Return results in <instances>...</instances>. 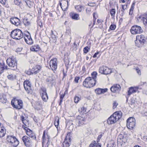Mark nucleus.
I'll list each match as a JSON object with an SVG mask.
<instances>
[{
  "instance_id": "f257e3e1",
  "label": "nucleus",
  "mask_w": 147,
  "mask_h": 147,
  "mask_svg": "<svg viewBox=\"0 0 147 147\" xmlns=\"http://www.w3.org/2000/svg\"><path fill=\"white\" fill-rule=\"evenodd\" d=\"M11 37L16 40H19L23 37L22 31L19 29H16L12 30L11 32Z\"/></svg>"
},
{
  "instance_id": "f03ea898",
  "label": "nucleus",
  "mask_w": 147,
  "mask_h": 147,
  "mask_svg": "<svg viewBox=\"0 0 147 147\" xmlns=\"http://www.w3.org/2000/svg\"><path fill=\"white\" fill-rule=\"evenodd\" d=\"M96 84V81L92 80L91 77L86 78L83 82V84L84 87L87 88H90L94 86Z\"/></svg>"
},
{
  "instance_id": "7ed1b4c3",
  "label": "nucleus",
  "mask_w": 147,
  "mask_h": 147,
  "mask_svg": "<svg viewBox=\"0 0 147 147\" xmlns=\"http://www.w3.org/2000/svg\"><path fill=\"white\" fill-rule=\"evenodd\" d=\"M136 39L135 41L136 46L138 47L142 46L146 42L145 37L142 34L137 36Z\"/></svg>"
},
{
  "instance_id": "20e7f679",
  "label": "nucleus",
  "mask_w": 147,
  "mask_h": 147,
  "mask_svg": "<svg viewBox=\"0 0 147 147\" xmlns=\"http://www.w3.org/2000/svg\"><path fill=\"white\" fill-rule=\"evenodd\" d=\"M7 140L10 144L13 147H16L19 144V142L16 138L13 136H8Z\"/></svg>"
},
{
  "instance_id": "39448f33",
  "label": "nucleus",
  "mask_w": 147,
  "mask_h": 147,
  "mask_svg": "<svg viewBox=\"0 0 147 147\" xmlns=\"http://www.w3.org/2000/svg\"><path fill=\"white\" fill-rule=\"evenodd\" d=\"M122 116V113L120 111H116L111 115V124L114 123L120 118Z\"/></svg>"
},
{
  "instance_id": "423d86ee",
  "label": "nucleus",
  "mask_w": 147,
  "mask_h": 147,
  "mask_svg": "<svg viewBox=\"0 0 147 147\" xmlns=\"http://www.w3.org/2000/svg\"><path fill=\"white\" fill-rule=\"evenodd\" d=\"M6 63L8 66L11 67H17V61L16 59L13 56L9 57L6 60Z\"/></svg>"
},
{
  "instance_id": "0eeeda50",
  "label": "nucleus",
  "mask_w": 147,
  "mask_h": 147,
  "mask_svg": "<svg viewBox=\"0 0 147 147\" xmlns=\"http://www.w3.org/2000/svg\"><path fill=\"white\" fill-rule=\"evenodd\" d=\"M130 32L132 34H136L142 33L143 30L140 26L135 25L131 27Z\"/></svg>"
},
{
  "instance_id": "6e6552de",
  "label": "nucleus",
  "mask_w": 147,
  "mask_h": 147,
  "mask_svg": "<svg viewBox=\"0 0 147 147\" xmlns=\"http://www.w3.org/2000/svg\"><path fill=\"white\" fill-rule=\"evenodd\" d=\"M40 93L42 100L45 102H47L48 99V96L47 93L46 88L43 87L41 88L40 90Z\"/></svg>"
},
{
  "instance_id": "1a4fd4ad",
  "label": "nucleus",
  "mask_w": 147,
  "mask_h": 147,
  "mask_svg": "<svg viewBox=\"0 0 147 147\" xmlns=\"http://www.w3.org/2000/svg\"><path fill=\"white\" fill-rule=\"evenodd\" d=\"M138 89L139 88L137 86H131L129 88L127 92V95L126 96L127 102L128 101V98L129 96L132 94L136 92L138 90Z\"/></svg>"
},
{
  "instance_id": "9d476101",
  "label": "nucleus",
  "mask_w": 147,
  "mask_h": 147,
  "mask_svg": "<svg viewBox=\"0 0 147 147\" xmlns=\"http://www.w3.org/2000/svg\"><path fill=\"white\" fill-rule=\"evenodd\" d=\"M70 133H68L67 135L65 138L63 143L62 147H69L71 144V138L70 136Z\"/></svg>"
},
{
  "instance_id": "9b49d317",
  "label": "nucleus",
  "mask_w": 147,
  "mask_h": 147,
  "mask_svg": "<svg viewBox=\"0 0 147 147\" xmlns=\"http://www.w3.org/2000/svg\"><path fill=\"white\" fill-rule=\"evenodd\" d=\"M50 67L53 71H56L57 68V60L56 58L51 59L49 62Z\"/></svg>"
},
{
  "instance_id": "f8f14e48",
  "label": "nucleus",
  "mask_w": 147,
  "mask_h": 147,
  "mask_svg": "<svg viewBox=\"0 0 147 147\" xmlns=\"http://www.w3.org/2000/svg\"><path fill=\"white\" fill-rule=\"evenodd\" d=\"M99 72L102 74L107 75L110 73V69L107 66H102L99 69Z\"/></svg>"
},
{
  "instance_id": "ddd939ff",
  "label": "nucleus",
  "mask_w": 147,
  "mask_h": 147,
  "mask_svg": "<svg viewBox=\"0 0 147 147\" xmlns=\"http://www.w3.org/2000/svg\"><path fill=\"white\" fill-rule=\"evenodd\" d=\"M86 120L84 117L81 116H78L76 119V124L78 126H80L84 124H85Z\"/></svg>"
},
{
  "instance_id": "4468645a",
  "label": "nucleus",
  "mask_w": 147,
  "mask_h": 147,
  "mask_svg": "<svg viewBox=\"0 0 147 147\" xmlns=\"http://www.w3.org/2000/svg\"><path fill=\"white\" fill-rule=\"evenodd\" d=\"M120 85L118 84H114L111 87V91L115 93L114 95L111 94L113 96H115L116 94L121 89Z\"/></svg>"
},
{
  "instance_id": "2eb2a0df",
  "label": "nucleus",
  "mask_w": 147,
  "mask_h": 147,
  "mask_svg": "<svg viewBox=\"0 0 147 147\" xmlns=\"http://www.w3.org/2000/svg\"><path fill=\"white\" fill-rule=\"evenodd\" d=\"M50 139L49 136L47 134H45V131H44L43 133L42 139V146L45 144H47L49 142Z\"/></svg>"
},
{
  "instance_id": "dca6fc26",
  "label": "nucleus",
  "mask_w": 147,
  "mask_h": 147,
  "mask_svg": "<svg viewBox=\"0 0 147 147\" xmlns=\"http://www.w3.org/2000/svg\"><path fill=\"white\" fill-rule=\"evenodd\" d=\"M61 3L59 2V5L62 10L63 11L66 10L69 5L67 0H62Z\"/></svg>"
},
{
  "instance_id": "f3484780",
  "label": "nucleus",
  "mask_w": 147,
  "mask_h": 147,
  "mask_svg": "<svg viewBox=\"0 0 147 147\" xmlns=\"http://www.w3.org/2000/svg\"><path fill=\"white\" fill-rule=\"evenodd\" d=\"M24 86L27 93L29 94L31 92V84L28 81H25L24 82Z\"/></svg>"
},
{
  "instance_id": "a211bd4d",
  "label": "nucleus",
  "mask_w": 147,
  "mask_h": 147,
  "mask_svg": "<svg viewBox=\"0 0 147 147\" xmlns=\"http://www.w3.org/2000/svg\"><path fill=\"white\" fill-rule=\"evenodd\" d=\"M127 137L123 133H120L118 136L117 138L118 142H123L125 143L127 142Z\"/></svg>"
},
{
  "instance_id": "6ab92c4d",
  "label": "nucleus",
  "mask_w": 147,
  "mask_h": 147,
  "mask_svg": "<svg viewBox=\"0 0 147 147\" xmlns=\"http://www.w3.org/2000/svg\"><path fill=\"white\" fill-rule=\"evenodd\" d=\"M10 21L12 24L16 26H18L20 24V20L16 17L11 18Z\"/></svg>"
},
{
  "instance_id": "aec40b11",
  "label": "nucleus",
  "mask_w": 147,
  "mask_h": 147,
  "mask_svg": "<svg viewBox=\"0 0 147 147\" xmlns=\"http://www.w3.org/2000/svg\"><path fill=\"white\" fill-rule=\"evenodd\" d=\"M18 104L16 105L14 102H11V104L12 106L17 109H20L22 108L23 107V103L21 100H18L17 101Z\"/></svg>"
},
{
  "instance_id": "412c9836",
  "label": "nucleus",
  "mask_w": 147,
  "mask_h": 147,
  "mask_svg": "<svg viewBox=\"0 0 147 147\" xmlns=\"http://www.w3.org/2000/svg\"><path fill=\"white\" fill-rule=\"evenodd\" d=\"M24 39L28 45H31L33 43L32 39L29 33L28 35H25Z\"/></svg>"
},
{
  "instance_id": "4be33fe9",
  "label": "nucleus",
  "mask_w": 147,
  "mask_h": 147,
  "mask_svg": "<svg viewBox=\"0 0 147 147\" xmlns=\"http://www.w3.org/2000/svg\"><path fill=\"white\" fill-rule=\"evenodd\" d=\"M137 20L139 22H142L145 26H147V14L146 17H144L142 16H139Z\"/></svg>"
},
{
  "instance_id": "5701e85b",
  "label": "nucleus",
  "mask_w": 147,
  "mask_h": 147,
  "mask_svg": "<svg viewBox=\"0 0 147 147\" xmlns=\"http://www.w3.org/2000/svg\"><path fill=\"white\" fill-rule=\"evenodd\" d=\"M8 69V66L5 65V64L3 61L0 62V75L4 72L5 69Z\"/></svg>"
},
{
  "instance_id": "b1692460",
  "label": "nucleus",
  "mask_w": 147,
  "mask_h": 147,
  "mask_svg": "<svg viewBox=\"0 0 147 147\" xmlns=\"http://www.w3.org/2000/svg\"><path fill=\"white\" fill-rule=\"evenodd\" d=\"M41 69V67L39 65L34 67L32 69V71L33 74H36L38 73Z\"/></svg>"
},
{
  "instance_id": "393cba45",
  "label": "nucleus",
  "mask_w": 147,
  "mask_h": 147,
  "mask_svg": "<svg viewBox=\"0 0 147 147\" xmlns=\"http://www.w3.org/2000/svg\"><path fill=\"white\" fill-rule=\"evenodd\" d=\"M27 131L28 132H27V133H26L27 135L33 139L35 140L36 139V136L34 132L30 129Z\"/></svg>"
},
{
  "instance_id": "a878e982",
  "label": "nucleus",
  "mask_w": 147,
  "mask_h": 147,
  "mask_svg": "<svg viewBox=\"0 0 147 147\" xmlns=\"http://www.w3.org/2000/svg\"><path fill=\"white\" fill-rule=\"evenodd\" d=\"M69 14L72 19L75 20H79V15L78 14L74 12H71Z\"/></svg>"
},
{
  "instance_id": "bb28decb",
  "label": "nucleus",
  "mask_w": 147,
  "mask_h": 147,
  "mask_svg": "<svg viewBox=\"0 0 147 147\" xmlns=\"http://www.w3.org/2000/svg\"><path fill=\"white\" fill-rule=\"evenodd\" d=\"M122 9L120 12V16L121 17L123 16L125 13V10L126 9L127 5H121Z\"/></svg>"
},
{
  "instance_id": "cd10ccee",
  "label": "nucleus",
  "mask_w": 147,
  "mask_h": 147,
  "mask_svg": "<svg viewBox=\"0 0 147 147\" xmlns=\"http://www.w3.org/2000/svg\"><path fill=\"white\" fill-rule=\"evenodd\" d=\"M54 80L53 78L51 77H49L46 79L47 83L49 85H52L54 82Z\"/></svg>"
},
{
  "instance_id": "c85d7f7f",
  "label": "nucleus",
  "mask_w": 147,
  "mask_h": 147,
  "mask_svg": "<svg viewBox=\"0 0 147 147\" xmlns=\"http://www.w3.org/2000/svg\"><path fill=\"white\" fill-rule=\"evenodd\" d=\"M7 101V99L6 96L3 94H0V102L3 103H6Z\"/></svg>"
},
{
  "instance_id": "c756f323",
  "label": "nucleus",
  "mask_w": 147,
  "mask_h": 147,
  "mask_svg": "<svg viewBox=\"0 0 147 147\" xmlns=\"http://www.w3.org/2000/svg\"><path fill=\"white\" fill-rule=\"evenodd\" d=\"M75 8L76 10L78 12H81L84 10L83 6L81 5L75 6Z\"/></svg>"
},
{
  "instance_id": "7c9ffc66",
  "label": "nucleus",
  "mask_w": 147,
  "mask_h": 147,
  "mask_svg": "<svg viewBox=\"0 0 147 147\" xmlns=\"http://www.w3.org/2000/svg\"><path fill=\"white\" fill-rule=\"evenodd\" d=\"M40 49V47L38 45H35L33 46L30 48V50L33 51H38Z\"/></svg>"
},
{
  "instance_id": "2f4dec72",
  "label": "nucleus",
  "mask_w": 147,
  "mask_h": 147,
  "mask_svg": "<svg viewBox=\"0 0 147 147\" xmlns=\"http://www.w3.org/2000/svg\"><path fill=\"white\" fill-rule=\"evenodd\" d=\"M136 124V122L127 123V126L129 129H132L134 128Z\"/></svg>"
},
{
  "instance_id": "473e14b6",
  "label": "nucleus",
  "mask_w": 147,
  "mask_h": 147,
  "mask_svg": "<svg viewBox=\"0 0 147 147\" xmlns=\"http://www.w3.org/2000/svg\"><path fill=\"white\" fill-rule=\"evenodd\" d=\"M5 130L4 127L0 128V137L4 136L5 134Z\"/></svg>"
},
{
  "instance_id": "72a5a7b5",
  "label": "nucleus",
  "mask_w": 147,
  "mask_h": 147,
  "mask_svg": "<svg viewBox=\"0 0 147 147\" xmlns=\"http://www.w3.org/2000/svg\"><path fill=\"white\" fill-rule=\"evenodd\" d=\"M102 21V20H101L98 19L97 20V22L96 23V24L98 25L99 24H100V26H96V28H102L103 27V25L101 23Z\"/></svg>"
},
{
  "instance_id": "f704fd0d",
  "label": "nucleus",
  "mask_w": 147,
  "mask_h": 147,
  "mask_svg": "<svg viewBox=\"0 0 147 147\" xmlns=\"http://www.w3.org/2000/svg\"><path fill=\"white\" fill-rule=\"evenodd\" d=\"M7 78L8 79L11 80H13L16 79V76L14 75L13 74L9 75L7 76Z\"/></svg>"
},
{
  "instance_id": "c9c22d12",
  "label": "nucleus",
  "mask_w": 147,
  "mask_h": 147,
  "mask_svg": "<svg viewBox=\"0 0 147 147\" xmlns=\"http://www.w3.org/2000/svg\"><path fill=\"white\" fill-rule=\"evenodd\" d=\"M91 76H92V80H94V81L95 80L97 76V73L96 71H93L91 74Z\"/></svg>"
},
{
  "instance_id": "e433bc0d",
  "label": "nucleus",
  "mask_w": 147,
  "mask_h": 147,
  "mask_svg": "<svg viewBox=\"0 0 147 147\" xmlns=\"http://www.w3.org/2000/svg\"><path fill=\"white\" fill-rule=\"evenodd\" d=\"M59 124V119L58 117L55 118L54 122V125L57 128Z\"/></svg>"
},
{
  "instance_id": "4c0bfd02",
  "label": "nucleus",
  "mask_w": 147,
  "mask_h": 147,
  "mask_svg": "<svg viewBox=\"0 0 147 147\" xmlns=\"http://www.w3.org/2000/svg\"><path fill=\"white\" fill-rule=\"evenodd\" d=\"M93 23L92 24V26L91 28L93 26L95 25L96 21V18L97 17V15L96 13H93Z\"/></svg>"
},
{
  "instance_id": "58836bf2",
  "label": "nucleus",
  "mask_w": 147,
  "mask_h": 147,
  "mask_svg": "<svg viewBox=\"0 0 147 147\" xmlns=\"http://www.w3.org/2000/svg\"><path fill=\"white\" fill-rule=\"evenodd\" d=\"M127 123L136 122V120L134 117H130L127 119Z\"/></svg>"
},
{
  "instance_id": "ea45409f",
  "label": "nucleus",
  "mask_w": 147,
  "mask_h": 147,
  "mask_svg": "<svg viewBox=\"0 0 147 147\" xmlns=\"http://www.w3.org/2000/svg\"><path fill=\"white\" fill-rule=\"evenodd\" d=\"M21 118L22 123L25 125L27 126L26 124L28 123V121L25 119L23 115H21Z\"/></svg>"
},
{
  "instance_id": "a19ab883",
  "label": "nucleus",
  "mask_w": 147,
  "mask_h": 147,
  "mask_svg": "<svg viewBox=\"0 0 147 147\" xmlns=\"http://www.w3.org/2000/svg\"><path fill=\"white\" fill-rule=\"evenodd\" d=\"M26 144H25V145L27 147H29L30 146L32 145V142L30 138H29V139L28 140Z\"/></svg>"
},
{
  "instance_id": "79ce46f5",
  "label": "nucleus",
  "mask_w": 147,
  "mask_h": 147,
  "mask_svg": "<svg viewBox=\"0 0 147 147\" xmlns=\"http://www.w3.org/2000/svg\"><path fill=\"white\" fill-rule=\"evenodd\" d=\"M26 144H25V145L27 147H29L30 146L32 145V142L30 138H29V139L28 140Z\"/></svg>"
},
{
  "instance_id": "37998d69",
  "label": "nucleus",
  "mask_w": 147,
  "mask_h": 147,
  "mask_svg": "<svg viewBox=\"0 0 147 147\" xmlns=\"http://www.w3.org/2000/svg\"><path fill=\"white\" fill-rule=\"evenodd\" d=\"M86 110V108L84 106L82 107L80 109H79V111L80 113L83 114L85 112Z\"/></svg>"
},
{
  "instance_id": "c03bdc74",
  "label": "nucleus",
  "mask_w": 147,
  "mask_h": 147,
  "mask_svg": "<svg viewBox=\"0 0 147 147\" xmlns=\"http://www.w3.org/2000/svg\"><path fill=\"white\" fill-rule=\"evenodd\" d=\"M28 139L29 137H28L27 136H24L22 137V139L24 144H26V142Z\"/></svg>"
},
{
  "instance_id": "a18cd8bd",
  "label": "nucleus",
  "mask_w": 147,
  "mask_h": 147,
  "mask_svg": "<svg viewBox=\"0 0 147 147\" xmlns=\"http://www.w3.org/2000/svg\"><path fill=\"white\" fill-rule=\"evenodd\" d=\"M90 49V48L88 47H86L84 48L83 49L84 53L85 54H86L88 52H89Z\"/></svg>"
},
{
  "instance_id": "49530a36",
  "label": "nucleus",
  "mask_w": 147,
  "mask_h": 147,
  "mask_svg": "<svg viewBox=\"0 0 147 147\" xmlns=\"http://www.w3.org/2000/svg\"><path fill=\"white\" fill-rule=\"evenodd\" d=\"M115 9H111V16L112 17V18L113 19L115 17Z\"/></svg>"
},
{
  "instance_id": "de8ad7c7",
  "label": "nucleus",
  "mask_w": 147,
  "mask_h": 147,
  "mask_svg": "<svg viewBox=\"0 0 147 147\" xmlns=\"http://www.w3.org/2000/svg\"><path fill=\"white\" fill-rule=\"evenodd\" d=\"M95 92L98 94H101V88H97L95 90Z\"/></svg>"
},
{
  "instance_id": "09e8293b",
  "label": "nucleus",
  "mask_w": 147,
  "mask_h": 147,
  "mask_svg": "<svg viewBox=\"0 0 147 147\" xmlns=\"http://www.w3.org/2000/svg\"><path fill=\"white\" fill-rule=\"evenodd\" d=\"M65 92L63 94H61V92L59 93V94H60V100H61V102H62L63 100L65 95Z\"/></svg>"
},
{
  "instance_id": "8fccbe9b",
  "label": "nucleus",
  "mask_w": 147,
  "mask_h": 147,
  "mask_svg": "<svg viewBox=\"0 0 147 147\" xmlns=\"http://www.w3.org/2000/svg\"><path fill=\"white\" fill-rule=\"evenodd\" d=\"M118 105V104L117 101H114L113 104V109H114L116 108Z\"/></svg>"
},
{
  "instance_id": "3c124183",
  "label": "nucleus",
  "mask_w": 147,
  "mask_h": 147,
  "mask_svg": "<svg viewBox=\"0 0 147 147\" xmlns=\"http://www.w3.org/2000/svg\"><path fill=\"white\" fill-rule=\"evenodd\" d=\"M21 3V1L20 0H14V3L16 5H19Z\"/></svg>"
},
{
  "instance_id": "603ef678",
  "label": "nucleus",
  "mask_w": 147,
  "mask_h": 147,
  "mask_svg": "<svg viewBox=\"0 0 147 147\" xmlns=\"http://www.w3.org/2000/svg\"><path fill=\"white\" fill-rule=\"evenodd\" d=\"M135 69L137 74L139 75H140L141 74V71L140 69H139L138 67H136Z\"/></svg>"
},
{
  "instance_id": "864d4df0",
  "label": "nucleus",
  "mask_w": 147,
  "mask_h": 147,
  "mask_svg": "<svg viewBox=\"0 0 147 147\" xmlns=\"http://www.w3.org/2000/svg\"><path fill=\"white\" fill-rule=\"evenodd\" d=\"M80 99V98L77 96H75L74 98V102L76 103L78 102Z\"/></svg>"
},
{
  "instance_id": "5fc2aeb1",
  "label": "nucleus",
  "mask_w": 147,
  "mask_h": 147,
  "mask_svg": "<svg viewBox=\"0 0 147 147\" xmlns=\"http://www.w3.org/2000/svg\"><path fill=\"white\" fill-rule=\"evenodd\" d=\"M116 28V25L115 24H111V30H114Z\"/></svg>"
},
{
  "instance_id": "6e6d98bb",
  "label": "nucleus",
  "mask_w": 147,
  "mask_h": 147,
  "mask_svg": "<svg viewBox=\"0 0 147 147\" xmlns=\"http://www.w3.org/2000/svg\"><path fill=\"white\" fill-rule=\"evenodd\" d=\"M110 22V15L109 14L107 16L106 20V22H108L109 23Z\"/></svg>"
},
{
  "instance_id": "4d7b16f0",
  "label": "nucleus",
  "mask_w": 147,
  "mask_h": 147,
  "mask_svg": "<svg viewBox=\"0 0 147 147\" xmlns=\"http://www.w3.org/2000/svg\"><path fill=\"white\" fill-rule=\"evenodd\" d=\"M80 78L79 77H76L75 78L74 81L76 83H77L78 82V80Z\"/></svg>"
},
{
  "instance_id": "13d9d810",
  "label": "nucleus",
  "mask_w": 147,
  "mask_h": 147,
  "mask_svg": "<svg viewBox=\"0 0 147 147\" xmlns=\"http://www.w3.org/2000/svg\"><path fill=\"white\" fill-rule=\"evenodd\" d=\"M108 91V89L107 88L104 89H101V93L103 94L107 92Z\"/></svg>"
},
{
  "instance_id": "bf43d9fd",
  "label": "nucleus",
  "mask_w": 147,
  "mask_h": 147,
  "mask_svg": "<svg viewBox=\"0 0 147 147\" xmlns=\"http://www.w3.org/2000/svg\"><path fill=\"white\" fill-rule=\"evenodd\" d=\"M26 73L29 75H31L33 74V73H32V69L31 70H28V71H26Z\"/></svg>"
},
{
  "instance_id": "052dcab7",
  "label": "nucleus",
  "mask_w": 147,
  "mask_h": 147,
  "mask_svg": "<svg viewBox=\"0 0 147 147\" xmlns=\"http://www.w3.org/2000/svg\"><path fill=\"white\" fill-rule=\"evenodd\" d=\"M51 37L53 38H54V39H56L57 38L56 36L54 34V33H53V31L52 30L51 31Z\"/></svg>"
},
{
  "instance_id": "680f3d73",
  "label": "nucleus",
  "mask_w": 147,
  "mask_h": 147,
  "mask_svg": "<svg viewBox=\"0 0 147 147\" xmlns=\"http://www.w3.org/2000/svg\"><path fill=\"white\" fill-rule=\"evenodd\" d=\"M103 135V134H101L98 136L97 138L98 142H99L100 141V140Z\"/></svg>"
},
{
  "instance_id": "e2e57ef3",
  "label": "nucleus",
  "mask_w": 147,
  "mask_h": 147,
  "mask_svg": "<svg viewBox=\"0 0 147 147\" xmlns=\"http://www.w3.org/2000/svg\"><path fill=\"white\" fill-rule=\"evenodd\" d=\"M134 9V8H131H131L129 10V15H132L133 13V11Z\"/></svg>"
},
{
  "instance_id": "0e129e2a",
  "label": "nucleus",
  "mask_w": 147,
  "mask_h": 147,
  "mask_svg": "<svg viewBox=\"0 0 147 147\" xmlns=\"http://www.w3.org/2000/svg\"><path fill=\"white\" fill-rule=\"evenodd\" d=\"M25 25L26 26H28L30 24V22L28 21V19H26L25 21Z\"/></svg>"
},
{
  "instance_id": "69168bd1",
  "label": "nucleus",
  "mask_w": 147,
  "mask_h": 147,
  "mask_svg": "<svg viewBox=\"0 0 147 147\" xmlns=\"http://www.w3.org/2000/svg\"><path fill=\"white\" fill-rule=\"evenodd\" d=\"M106 122L109 125H110V117H109L106 122H105V123Z\"/></svg>"
},
{
  "instance_id": "338daca9",
  "label": "nucleus",
  "mask_w": 147,
  "mask_h": 147,
  "mask_svg": "<svg viewBox=\"0 0 147 147\" xmlns=\"http://www.w3.org/2000/svg\"><path fill=\"white\" fill-rule=\"evenodd\" d=\"M33 120L34 121H35V122L36 123H37L38 122V120L36 118V117L35 116H34L33 117Z\"/></svg>"
},
{
  "instance_id": "774afa93",
  "label": "nucleus",
  "mask_w": 147,
  "mask_h": 147,
  "mask_svg": "<svg viewBox=\"0 0 147 147\" xmlns=\"http://www.w3.org/2000/svg\"><path fill=\"white\" fill-rule=\"evenodd\" d=\"M7 0H0V2L2 4L5 5V4Z\"/></svg>"
}]
</instances>
